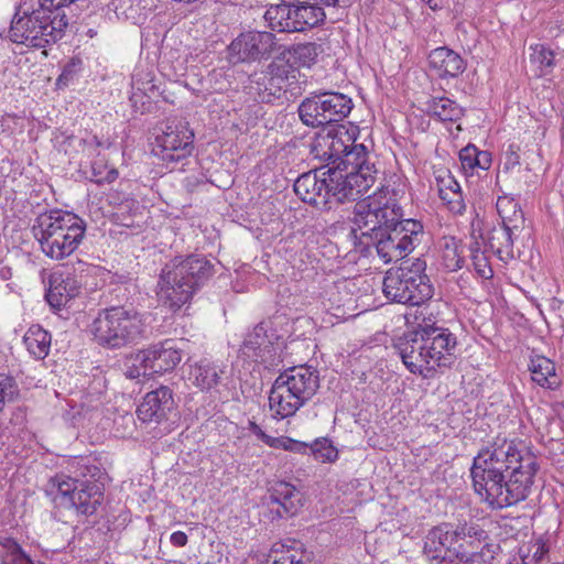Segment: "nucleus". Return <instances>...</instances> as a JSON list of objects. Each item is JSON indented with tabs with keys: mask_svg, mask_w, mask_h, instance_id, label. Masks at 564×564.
<instances>
[{
	"mask_svg": "<svg viewBox=\"0 0 564 564\" xmlns=\"http://www.w3.org/2000/svg\"><path fill=\"white\" fill-rule=\"evenodd\" d=\"M538 469L536 457L523 442L498 437L474 458L470 474L475 491L502 509L531 495Z\"/></svg>",
	"mask_w": 564,
	"mask_h": 564,
	"instance_id": "f257e3e1",
	"label": "nucleus"
},
{
	"mask_svg": "<svg viewBox=\"0 0 564 564\" xmlns=\"http://www.w3.org/2000/svg\"><path fill=\"white\" fill-rule=\"evenodd\" d=\"M351 234L365 249L373 247L384 262H397L409 256L424 235L423 225L403 218L402 208L392 199L360 200L354 207Z\"/></svg>",
	"mask_w": 564,
	"mask_h": 564,
	"instance_id": "f03ea898",
	"label": "nucleus"
},
{
	"mask_svg": "<svg viewBox=\"0 0 564 564\" xmlns=\"http://www.w3.org/2000/svg\"><path fill=\"white\" fill-rule=\"evenodd\" d=\"M213 274L214 264L204 256L176 257L162 269L160 295L172 310H178Z\"/></svg>",
	"mask_w": 564,
	"mask_h": 564,
	"instance_id": "7ed1b4c3",
	"label": "nucleus"
},
{
	"mask_svg": "<svg viewBox=\"0 0 564 564\" xmlns=\"http://www.w3.org/2000/svg\"><path fill=\"white\" fill-rule=\"evenodd\" d=\"M32 230L42 251L59 260L77 249L84 238L86 224L73 213L55 209L39 215Z\"/></svg>",
	"mask_w": 564,
	"mask_h": 564,
	"instance_id": "20e7f679",
	"label": "nucleus"
},
{
	"mask_svg": "<svg viewBox=\"0 0 564 564\" xmlns=\"http://www.w3.org/2000/svg\"><path fill=\"white\" fill-rule=\"evenodd\" d=\"M319 388L318 371L301 365L286 369L274 380L269 394V406L275 419L293 416Z\"/></svg>",
	"mask_w": 564,
	"mask_h": 564,
	"instance_id": "39448f33",
	"label": "nucleus"
},
{
	"mask_svg": "<svg viewBox=\"0 0 564 564\" xmlns=\"http://www.w3.org/2000/svg\"><path fill=\"white\" fill-rule=\"evenodd\" d=\"M68 25L65 13H52L39 4L32 11L19 8L10 26V39L18 44L43 48L61 40Z\"/></svg>",
	"mask_w": 564,
	"mask_h": 564,
	"instance_id": "423d86ee",
	"label": "nucleus"
},
{
	"mask_svg": "<svg viewBox=\"0 0 564 564\" xmlns=\"http://www.w3.org/2000/svg\"><path fill=\"white\" fill-rule=\"evenodd\" d=\"M426 262L420 258L403 262L386 272L382 289L392 302L412 306L421 305L434 294V288L425 274Z\"/></svg>",
	"mask_w": 564,
	"mask_h": 564,
	"instance_id": "0eeeda50",
	"label": "nucleus"
},
{
	"mask_svg": "<svg viewBox=\"0 0 564 564\" xmlns=\"http://www.w3.org/2000/svg\"><path fill=\"white\" fill-rule=\"evenodd\" d=\"M144 323L133 308L112 306L100 311L90 325L94 340L106 348L118 349L143 337Z\"/></svg>",
	"mask_w": 564,
	"mask_h": 564,
	"instance_id": "6e6552de",
	"label": "nucleus"
},
{
	"mask_svg": "<svg viewBox=\"0 0 564 564\" xmlns=\"http://www.w3.org/2000/svg\"><path fill=\"white\" fill-rule=\"evenodd\" d=\"M338 0H295L271 4L264 20L273 31L304 32L321 25L326 19L324 7H335Z\"/></svg>",
	"mask_w": 564,
	"mask_h": 564,
	"instance_id": "1a4fd4ad",
	"label": "nucleus"
},
{
	"mask_svg": "<svg viewBox=\"0 0 564 564\" xmlns=\"http://www.w3.org/2000/svg\"><path fill=\"white\" fill-rule=\"evenodd\" d=\"M57 492L56 506L77 516H91L104 500L102 485L95 480H80L66 475H56L51 479Z\"/></svg>",
	"mask_w": 564,
	"mask_h": 564,
	"instance_id": "9d476101",
	"label": "nucleus"
},
{
	"mask_svg": "<svg viewBox=\"0 0 564 564\" xmlns=\"http://www.w3.org/2000/svg\"><path fill=\"white\" fill-rule=\"evenodd\" d=\"M328 171H338L341 186V197L356 200L364 195L375 183L376 171L372 164L367 162V148L364 144H355L346 150L335 166Z\"/></svg>",
	"mask_w": 564,
	"mask_h": 564,
	"instance_id": "9b49d317",
	"label": "nucleus"
},
{
	"mask_svg": "<svg viewBox=\"0 0 564 564\" xmlns=\"http://www.w3.org/2000/svg\"><path fill=\"white\" fill-rule=\"evenodd\" d=\"M339 180L338 171L316 169L297 177L294 182V192L304 203L322 209H329L332 198L337 203L349 200L348 197H341V193L345 191H341Z\"/></svg>",
	"mask_w": 564,
	"mask_h": 564,
	"instance_id": "f8f14e48",
	"label": "nucleus"
},
{
	"mask_svg": "<svg viewBox=\"0 0 564 564\" xmlns=\"http://www.w3.org/2000/svg\"><path fill=\"white\" fill-rule=\"evenodd\" d=\"M351 98L335 91L313 94L299 106V116L307 127H319L344 120L351 111Z\"/></svg>",
	"mask_w": 564,
	"mask_h": 564,
	"instance_id": "ddd939ff",
	"label": "nucleus"
},
{
	"mask_svg": "<svg viewBox=\"0 0 564 564\" xmlns=\"http://www.w3.org/2000/svg\"><path fill=\"white\" fill-rule=\"evenodd\" d=\"M193 150L194 133L187 122L173 119L155 137L152 153L169 165L187 159Z\"/></svg>",
	"mask_w": 564,
	"mask_h": 564,
	"instance_id": "4468645a",
	"label": "nucleus"
},
{
	"mask_svg": "<svg viewBox=\"0 0 564 564\" xmlns=\"http://www.w3.org/2000/svg\"><path fill=\"white\" fill-rule=\"evenodd\" d=\"M86 268L77 261L62 264L50 274L45 299L52 308L59 311L79 295Z\"/></svg>",
	"mask_w": 564,
	"mask_h": 564,
	"instance_id": "2eb2a0df",
	"label": "nucleus"
},
{
	"mask_svg": "<svg viewBox=\"0 0 564 564\" xmlns=\"http://www.w3.org/2000/svg\"><path fill=\"white\" fill-rule=\"evenodd\" d=\"M291 67L283 63L271 62L267 70L250 76L249 94L254 100L263 104L272 102L286 91Z\"/></svg>",
	"mask_w": 564,
	"mask_h": 564,
	"instance_id": "dca6fc26",
	"label": "nucleus"
},
{
	"mask_svg": "<svg viewBox=\"0 0 564 564\" xmlns=\"http://www.w3.org/2000/svg\"><path fill=\"white\" fill-rule=\"evenodd\" d=\"M275 35L267 31L241 33L228 47L231 63L254 62L269 56L275 48Z\"/></svg>",
	"mask_w": 564,
	"mask_h": 564,
	"instance_id": "f3484780",
	"label": "nucleus"
},
{
	"mask_svg": "<svg viewBox=\"0 0 564 564\" xmlns=\"http://www.w3.org/2000/svg\"><path fill=\"white\" fill-rule=\"evenodd\" d=\"M395 348L404 364L412 373L422 375L423 371L433 370L431 352L427 349L423 328L403 334L395 344Z\"/></svg>",
	"mask_w": 564,
	"mask_h": 564,
	"instance_id": "a211bd4d",
	"label": "nucleus"
},
{
	"mask_svg": "<svg viewBox=\"0 0 564 564\" xmlns=\"http://www.w3.org/2000/svg\"><path fill=\"white\" fill-rule=\"evenodd\" d=\"M182 360V350L173 339L153 345L135 352V361L144 364L151 375L173 370Z\"/></svg>",
	"mask_w": 564,
	"mask_h": 564,
	"instance_id": "6ab92c4d",
	"label": "nucleus"
},
{
	"mask_svg": "<svg viewBox=\"0 0 564 564\" xmlns=\"http://www.w3.org/2000/svg\"><path fill=\"white\" fill-rule=\"evenodd\" d=\"M425 344L431 352V366L451 367L456 358V337L447 329L442 327L423 328Z\"/></svg>",
	"mask_w": 564,
	"mask_h": 564,
	"instance_id": "aec40b11",
	"label": "nucleus"
},
{
	"mask_svg": "<svg viewBox=\"0 0 564 564\" xmlns=\"http://www.w3.org/2000/svg\"><path fill=\"white\" fill-rule=\"evenodd\" d=\"M352 144V139L344 127L332 129L327 132L318 133L311 147V153L323 161L327 166H335L343 155Z\"/></svg>",
	"mask_w": 564,
	"mask_h": 564,
	"instance_id": "412c9836",
	"label": "nucleus"
},
{
	"mask_svg": "<svg viewBox=\"0 0 564 564\" xmlns=\"http://www.w3.org/2000/svg\"><path fill=\"white\" fill-rule=\"evenodd\" d=\"M175 410L172 390L169 387L148 392L137 409L139 420L144 423H161Z\"/></svg>",
	"mask_w": 564,
	"mask_h": 564,
	"instance_id": "4be33fe9",
	"label": "nucleus"
},
{
	"mask_svg": "<svg viewBox=\"0 0 564 564\" xmlns=\"http://www.w3.org/2000/svg\"><path fill=\"white\" fill-rule=\"evenodd\" d=\"M303 506V494L293 485L280 481L270 491V510L278 518L295 516Z\"/></svg>",
	"mask_w": 564,
	"mask_h": 564,
	"instance_id": "5701e85b",
	"label": "nucleus"
},
{
	"mask_svg": "<svg viewBox=\"0 0 564 564\" xmlns=\"http://www.w3.org/2000/svg\"><path fill=\"white\" fill-rule=\"evenodd\" d=\"M313 553L301 541L288 539L273 544L267 564H310Z\"/></svg>",
	"mask_w": 564,
	"mask_h": 564,
	"instance_id": "b1692460",
	"label": "nucleus"
},
{
	"mask_svg": "<svg viewBox=\"0 0 564 564\" xmlns=\"http://www.w3.org/2000/svg\"><path fill=\"white\" fill-rule=\"evenodd\" d=\"M226 369L227 366L223 361L204 358L192 367L189 376L196 387L208 391L220 383Z\"/></svg>",
	"mask_w": 564,
	"mask_h": 564,
	"instance_id": "393cba45",
	"label": "nucleus"
},
{
	"mask_svg": "<svg viewBox=\"0 0 564 564\" xmlns=\"http://www.w3.org/2000/svg\"><path fill=\"white\" fill-rule=\"evenodd\" d=\"M521 231L501 225L494 226L486 236L487 246L499 260L507 263L514 259L513 239Z\"/></svg>",
	"mask_w": 564,
	"mask_h": 564,
	"instance_id": "a878e982",
	"label": "nucleus"
},
{
	"mask_svg": "<svg viewBox=\"0 0 564 564\" xmlns=\"http://www.w3.org/2000/svg\"><path fill=\"white\" fill-rule=\"evenodd\" d=\"M429 63L440 77H456L465 69L460 55L448 47L433 50L429 55Z\"/></svg>",
	"mask_w": 564,
	"mask_h": 564,
	"instance_id": "bb28decb",
	"label": "nucleus"
},
{
	"mask_svg": "<svg viewBox=\"0 0 564 564\" xmlns=\"http://www.w3.org/2000/svg\"><path fill=\"white\" fill-rule=\"evenodd\" d=\"M485 539V531L475 524H459L455 528V556L460 560L471 550H478Z\"/></svg>",
	"mask_w": 564,
	"mask_h": 564,
	"instance_id": "cd10ccee",
	"label": "nucleus"
},
{
	"mask_svg": "<svg viewBox=\"0 0 564 564\" xmlns=\"http://www.w3.org/2000/svg\"><path fill=\"white\" fill-rule=\"evenodd\" d=\"M425 106V111L440 121L456 122L464 116V109L447 97H433Z\"/></svg>",
	"mask_w": 564,
	"mask_h": 564,
	"instance_id": "c85d7f7f",
	"label": "nucleus"
},
{
	"mask_svg": "<svg viewBox=\"0 0 564 564\" xmlns=\"http://www.w3.org/2000/svg\"><path fill=\"white\" fill-rule=\"evenodd\" d=\"M496 206L501 219L499 225L522 231L525 220L523 212L517 202L509 197H499Z\"/></svg>",
	"mask_w": 564,
	"mask_h": 564,
	"instance_id": "c756f323",
	"label": "nucleus"
},
{
	"mask_svg": "<svg viewBox=\"0 0 564 564\" xmlns=\"http://www.w3.org/2000/svg\"><path fill=\"white\" fill-rule=\"evenodd\" d=\"M51 339V334L39 325L31 326L23 337L28 351L36 359L48 355Z\"/></svg>",
	"mask_w": 564,
	"mask_h": 564,
	"instance_id": "7c9ffc66",
	"label": "nucleus"
},
{
	"mask_svg": "<svg viewBox=\"0 0 564 564\" xmlns=\"http://www.w3.org/2000/svg\"><path fill=\"white\" fill-rule=\"evenodd\" d=\"M270 340L267 336V329L263 323L258 324L252 332L247 334L241 351L248 358H262L263 352L270 347Z\"/></svg>",
	"mask_w": 564,
	"mask_h": 564,
	"instance_id": "2f4dec72",
	"label": "nucleus"
},
{
	"mask_svg": "<svg viewBox=\"0 0 564 564\" xmlns=\"http://www.w3.org/2000/svg\"><path fill=\"white\" fill-rule=\"evenodd\" d=\"M529 368L532 372L533 381L538 384L546 386L551 389L560 386V380L555 373V366L549 358H533Z\"/></svg>",
	"mask_w": 564,
	"mask_h": 564,
	"instance_id": "473e14b6",
	"label": "nucleus"
},
{
	"mask_svg": "<svg viewBox=\"0 0 564 564\" xmlns=\"http://www.w3.org/2000/svg\"><path fill=\"white\" fill-rule=\"evenodd\" d=\"M0 557L1 564H35L12 538L1 539Z\"/></svg>",
	"mask_w": 564,
	"mask_h": 564,
	"instance_id": "72a5a7b5",
	"label": "nucleus"
},
{
	"mask_svg": "<svg viewBox=\"0 0 564 564\" xmlns=\"http://www.w3.org/2000/svg\"><path fill=\"white\" fill-rule=\"evenodd\" d=\"M325 52L324 44L317 42L299 43L293 46L292 55L294 61L300 66H307L315 64L317 57Z\"/></svg>",
	"mask_w": 564,
	"mask_h": 564,
	"instance_id": "f704fd0d",
	"label": "nucleus"
},
{
	"mask_svg": "<svg viewBox=\"0 0 564 564\" xmlns=\"http://www.w3.org/2000/svg\"><path fill=\"white\" fill-rule=\"evenodd\" d=\"M549 552V546L542 539H538L519 547V561L514 558V564H536Z\"/></svg>",
	"mask_w": 564,
	"mask_h": 564,
	"instance_id": "c9c22d12",
	"label": "nucleus"
},
{
	"mask_svg": "<svg viewBox=\"0 0 564 564\" xmlns=\"http://www.w3.org/2000/svg\"><path fill=\"white\" fill-rule=\"evenodd\" d=\"M441 538L436 536L431 529L424 539L423 553L431 564H445L448 554L441 543Z\"/></svg>",
	"mask_w": 564,
	"mask_h": 564,
	"instance_id": "e433bc0d",
	"label": "nucleus"
},
{
	"mask_svg": "<svg viewBox=\"0 0 564 564\" xmlns=\"http://www.w3.org/2000/svg\"><path fill=\"white\" fill-rule=\"evenodd\" d=\"M308 451L317 460L333 463L338 457L337 448L327 438L316 440L310 445Z\"/></svg>",
	"mask_w": 564,
	"mask_h": 564,
	"instance_id": "4c0bfd02",
	"label": "nucleus"
},
{
	"mask_svg": "<svg viewBox=\"0 0 564 564\" xmlns=\"http://www.w3.org/2000/svg\"><path fill=\"white\" fill-rule=\"evenodd\" d=\"M442 262L444 268L451 272L463 268L464 258L458 252V247L454 240L445 243L442 252Z\"/></svg>",
	"mask_w": 564,
	"mask_h": 564,
	"instance_id": "58836bf2",
	"label": "nucleus"
},
{
	"mask_svg": "<svg viewBox=\"0 0 564 564\" xmlns=\"http://www.w3.org/2000/svg\"><path fill=\"white\" fill-rule=\"evenodd\" d=\"M19 395V389L13 377L0 373V412L8 402H12Z\"/></svg>",
	"mask_w": 564,
	"mask_h": 564,
	"instance_id": "ea45409f",
	"label": "nucleus"
},
{
	"mask_svg": "<svg viewBox=\"0 0 564 564\" xmlns=\"http://www.w3.org/2000/svg\"><path fill=\"white\" fill-rule=\"evenodd\" d=\"M455 528L456 527L451 523H442L432 528L436 536L442 539L441 543L448 555H455Z\"/></svg>",
	"mask_w": 564,
	"mask_h": 564,
	"instance_id": "a19ab883",
	"label": "nucleus"
},
{
	"mask_svg": "<svg viewBox=\"0 0 564 564\" xmlns=\"http://www.w3.org/2000/svg\"><path fill=\"white\" fill-rule=\"evenodd\" d=\"M494 555L489 550V545L482 542L478 550H471L459 561L464 564H488Z\"/></svg>",
	"mask_w": 564,
	"mask_h": 564,
	"instance_id": "79ce46f5",
	"label": "nucleus"
},
{
	"mask_svg": "<svg viewBox=\"0 0 564 564\" xmlns=\"http://www.w3.org/2000/svg\"><path fill=\"white\" fill-rule=\"evenodd\" d=\"M440 198L453 214L462 215L466 208L462 191L453 193L442 192Z\"/></svg>",
	"mask_w": 564,
	"mask_h": 564,
	"instance_id": "37998d69",
	"label": "nucleus"
},
{
	"mask_svg": "<svg viewBox=\"0 0 564 564\" xmlns=\"http://www.w3.org/2000/svg\"><path fill=\"white\" fill-rule=\"evenodd\" d=\"M271 447H281L285 451L294 453H306L310 448V445L303 442L294 441L289 437H275L274 441H272Z\"/></svg>",
	"mask_w": 564,
	"mask_h": 564,
	"instance_id": "c03bdc74",
	"label": "nucleus"
},
{
	"mask_svg": "<svg viewBox=\"0 0 564 564\" xmlns=\"http://www.w3.org/2000/svg\"><path fill=\"white\" fill-rule=\"evenodd\" d=\"M473 265L479 276L489 279L492 276V270L489 265L488 258L485 252H476L474 257H470Z\"/></svg>",
	"mask_w": 564,
	"mask_h": 564,
	"instance_id": "a18cd8bd",
	"label": "nucleus"
},
{
	"mask_svg": "<svg viewBox=\"0 0 564 564\" xmlns=\"http://www.w3.org/2000/svg\"><path fill=\"white\" fill-rule=\"evenodd\" d=\"M553 52L546 50L543 45H536L530 58L534 63H539L543 67H551L553 65Z\"/></svg>",
	"mask_w": 564,
	"mask_h": 564,
	"instance_id": "49530a36",
	"label": "nucleus"
},
{
	"mask_svg": "<svg viewBox=\"0 0 564 564\" xmlns=\"http://www.w3.org/2000/svg\"><path fill=\"white\" fill-rule=\"evenodd\" d=\"M128 362L130 364L127 367V372H126L128 378L135 379V378H139L141 376H143V377L152 376L150 370H148V367H145L144 364L139 365L135 361V354H131L129 356Z\"/></svg>",
	"mask_w": 564,
	"mask_h": 564,
	"instance_id": "de8ad7c7",
	"label": "nucleus"
},
{
	"mask_svg": "<svg viewBox=\"0 0 564 564\" xmlns=\"http://www.w3.org/2000/svg\"><path fill=\"white\" fill-rule=\"evenodd\" d=\"M476 147L468 145L464 148L459 153V159L462 162V166L464 170H470L474 171L476 169Z\"/></svg>",
	"mask_w": 564,
	"mask_h": 564,
	"instance_id": "09e8293b",
	"label": "nucleus"
},
{
	"mask_svg": "<svg viewBox=\"0 0 564 564\" xmlns=\"http://www.w3.org/2000/svg\"><path fill=\"white\" fill-rule=\"evenodd\" d=\"M437 186H438V195L442 194V192H460V185L458 182L449 174L446 176H440L437 178Z\"/></svg>",
	"mask_w": 564,
	"mask_h": 564,
	"instance_id": "8fccbe9b",
	"label": "nucleus"
},
{
	"mask_svg": "<svg viewBox=\"0 0 564 564\" xmlns=\"http://www.w3.org/2000/svg\"><path fill=\"white\" fill-rule=\"evenodd\" d=\"M520 148L517 144H510L505 153V169L511 170L520 164Z\"/></svg>",
	"mask_w": 564,
	"mask_h": 564,
	"instance_id": "3c124183",
	"label": "nucleus"
},
{
	"mask_svg": "<svg viewBox=\"0 0 564 564\" xmlns=\"http://www.w3.org/2000/svg\"><path fill=\"white\" fill-rule=\"evenodd\" d=\"M75 1L76 0H39V4L55 14V12L64 13L63 8Z\"/></svg>",
	"mask_w": 564,
	"mask_h": 564,
	"instance_id": "603ef678",
	"label": "nucleus"
},
{
	"mask_svg": "<svg viewBox=\"0 0 564 564\" xmlns=\"http://www.w3.org/2000/svg\"><path fill=\"white\" fill-rule=\"evenodd\" d=\"M475 156H476V167L482 170V171H486L490 167L491 165V155L489 152L487 151H478L476 149V153H475Z\"/></svg>",
	"mask_w": 564,
	"mask_h": 564,
	"instance_id": "864d4df0",
	"label": "nucleus"
},
{
	"mask_svg": "<svg viewBox=\"0 0 564 564\" xmlns=\"http://www.w3.org/2000/svg\"><path fill=\"white\" fill-rule=\"evenodd\" d=\"M249 431L251 433H253L263 443H265L269 446H272V441H274L275 437H272V436H269L268 434H265L256 422H252V421L249 422Z\"/></svg>",
	"mask_w": 564,
	"mask_h": 564,
	"instance_id": "5fc2aeb1",
	"label": "nucleus"
},
{
	"mask_svg": "<svg viewBox=\"0 0 564 564\" xmlns=\"http://www.w3.org/2000/svg\"><path fill=\"white\" fill-rule=\"evenodd\" d=\"M171 543L174 546H185L187 543V535L183 531H176L171 534Z\"/></svg>",
	"mask_w": 564,
	"mask_h": 564,
	"instance_id": "6e6d98bb",
	"label": "nucleus"
},
{
	"mask_svg": "<svg viewBox=\"0 0 564 564\" xmlns=\"http://www.w3.org/2000/svg\"><path fill=\"white\" fill-rule=\"evenodd\" d=\"M70 78H72V70H68L65 68L56 80L57 87L62 88L64 86H67Z\"/></svg>",
	"mask_w": 564,
	"mask_h": 564,
	"instance_id": "4d7b16f0",
	"label": "nucleus"
},
{
	"mask_svg": "<svg viewBox=\"0 0 564 564\" xmlns=\"http://www.w3.org/2000/svg\"><path fill=\"white\" fill-rule=\"evenodd\" d=\"M137 84L133 82L132 83V88H133V93H132V96L130 97V100L132 101L133 106L137 105V102L139 100H141L143 98V95L141 94V91L143 90L141 87L139 86H135Z\"/></svg>",
	"mask_w": 564,
	"mask_h": 564,
	"instance_id": "13d9d810",
	"label": "nucleus"
},
{
	"mask_svg": "<svg viewBox=\"0 0 564 564\" xmlns=\"http://www.w3.org/2000/svg\"><path fill=\"white\" fill-rule=\"evenodd\" d=\"M469 252H470V257H474L476 252H484L481 250L479 241H474L473 243H470Z\"/></svg>",
	"mask_w": 564,
	"mask_h": 564,
	"instance_id": "bf43d9fd",
	"label": "nucleus"
},
{
	"mask_svg": "<svg viewBox=\"0 0 564 564\" xmlns=\"http://www.w3.org/2000/svg\"><path fill=\"white\" fill-rule=\"evenodd\" d=\"M118 177V172L116 170L108 171L105 181L107 183H112Z\"/></svg>",
	"mask_w": 564,
	"mask_h": 564,
	"instance_id": "052dcab7",
	"label": "nucleus"
},
{
	"mask_svg": "<svg viewBox=\"0 0 564 564\" xmlns=\"http://www.w3.org/2000/svg\"><path fill=\"white\" fill-rule=\"evenodd\" d=\"M91 143H94L96 147L101 145V142L97 139V137H93Z\"/></svg>",
	"mask_w": 564,
	"mask_h": 564,
	"instance_id": "680f3d73",
	"label": "nucleus"
},
{
	"mask_svg": "<svg viewBox=\"0 0 564 564\" xmlns=\"http://www.w3.org/2000/svg\"><path fill=\"white\" fill-rule=\"evenodd\" d=\"M427 4L430 6L431 9H436L437 4L436 3H433V0H426Z\"/></svg>",
	"mask_w": 564,
	"mask_h": 564,
	"instance_id": "e2e57ef3",
	"label": "nucleus"
},
{
	"mask_svg": "<svg viewBox=\"0 0 564 564\" xmlns=\"http://www.w3.org/2000/svg\"><path fill=\"white\" fill-rule=\"evenodd\" d=\"M88 33H89V35H90V36H93L94 31H93V30H89V31H88Z\"/></svg>",
	"mask_w": 564,
	"mask_h": 564,
	"instance_id": "0e129e2a",
	"label": "nucleus"
}]
</instances>
